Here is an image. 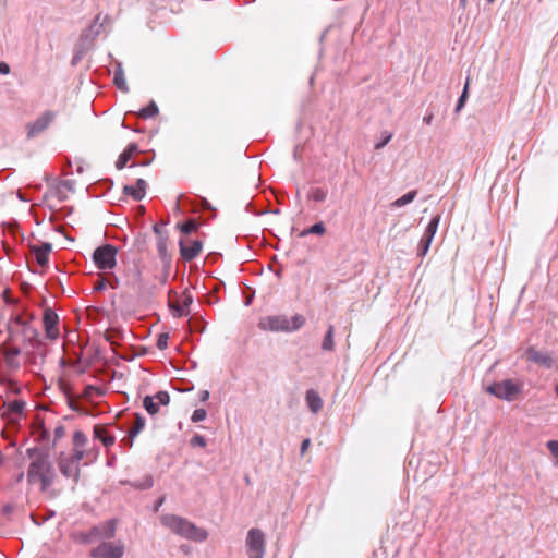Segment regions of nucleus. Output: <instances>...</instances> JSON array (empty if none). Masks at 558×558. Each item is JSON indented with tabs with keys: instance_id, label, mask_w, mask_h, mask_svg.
<instances>
[{
	"instance_id": "f257e3e1",
	"label": "nucleus",
	"mask_w": 558,
	"mask_h": 558,
	"mask_svg": "<svg viewBox=\"0 0 558 558\" xmlns=\"http://www.w3.org/2000/svg\"><path fill=\"white\" fill-rule=\"evenodd\" d=\"M27 454L32 460L27 470V482L39 484L40 489L46 492L57 477L50 456L48 452L38 449H28Z\"/></svg>"
},
{
	"instance_id": "f03ea898",
	"label": "nucleus",
	"mask_w": 558,
	"mask_h": 558,
	"mask_svg": "<svg viewBox=\"0 0 558 558\" xmlns=\"http://www.w3.org/2000/svg\"><path fill=\"white\" fill-rule=\"evenodd\" d=\"M9 343L25 349L39 347L37 329L20 316L9 323Z\"/></svg>"
},
{
	"instance_id": "7ed1b4c3",
	"label": "nucleus",
	"mask_w": 558,
	"mask_h": 558,
	"mask_svg": "<svg viewBox=\"0 0 558 558\" xmlns=\"http://www.w3.org/2000/svg\"><path fill=\"white\" fill-rule=\"evenodd\" d=\"M304 324L305 318L301 314H295L291 318L286 315H268L259 319L258 327L264 331L292 332L302 328Z\"/></svg>"
},
{
	"instance_id": "20e7f679",
	"label": "nucleus",
	"mask_w": 558,
	"mask_h": 558,
	"mask_svg": "<svg viewBox=\"0 0 558 558\" xmlns=\"http://www.w3.org/2000/svg\"><path fill=\"white\" fill-rule=\"evenodd\" d=\"M161 521L163 525L169 527L173 533L192 541L203 542L208 536L205 530L177 515H163Z\"/></svg>"
},
{
	"instance_id": "39448f33",
	"label": "nucleus",
	"mask_w": 558,
	"mask_h": 558,
	"mask_svg": "<svg viewBox=\"0 0 558 558\" xmlns=\"http://www.w3.org/2000/svg\"><path fill=\"white\" fill-rule=\"evenodd\" d=\"M522 385L511 379L494 383L486 388V391L498 399L513 401L521 393Z\"/></svg>"
},
{
	"instance_id": "423d86ee",
	"label": "nucleus",
	"mask_w": 558,
	"mask_h": 558,
	"mask_svg": "<svg viewBox=\"0 0 558 558\" xmlns=\"http://www.w3.org/2000/svg\"><path fill=\"white\" fill-rule=\"evenodd\" d=\"M72 445L73 448L70 456L77 459L78 461L88 459L89 462H92L97 459L98 450L96 448H88V438L83 432H74L72 436Z\"/></svg>"
},
{
	"instance_id": "0eeeda50",
	"label": "nucleus",
	"mask_w": 558,
	"mask_h": 558,
	"mask_svg": "<svg viewBox=\"0 0 558 558\" xmlns=\"http://www.w3.org/2000/svg\"><path fill=\"white\" fill-rule=\"evenodd\" d=\"M118 250L111 244L97 247L93 254V260L98 269L110 270L117 265Z\"/></svg>"
},
{
	"instance_id": "6e6552de",
	"label": "nucleus",
	"mask_w": 558,
	"mask_h": 558,
	"mask_svg": "<svg viewBox=\"0 0 558 558\" xmlns=\"http://www.w3.org/2000/svg\"><path fill=\"white\" fill-rule=\"evenodd\" d=\"M77 459L68 453H60L58 459V466L61 474L65 477L72 478L74 484H77L81 477V466Z\"/></svg>"
},
{
	"instance_id": "1a4fd4ad",
	"label": "nucleus",
	"mask_w": 558,
	"mask_h": 558,
	"mask_svg": "<svg viewBox=\"0 0 558 558\" xmlns=\"http://www.w3.org/2000/svg\"><path fill=\"white\" fill-rule=\"evenodd\" d=\"M124 555V545L121 541L116 543L102 542L90 550L93 558H122Z\"/></svg>"
},
{
	"instance_id": "9d476101",
	"label": "nucleus",
	"mask_w": 558,
	"mask_h": 558,
	"mask_svg": "<svg viewBox=\"0 0 558 558\" xmlns=\"http://www.w3.org/2000/svg\"><path fill=\"white\" fill-rule=\"evenodd\" d=\"M116 534V521L109 520L97 526L90 529V531L82 536V541L85 543H93L97 539H110Z\"/></svg>"
},
{
	"instance_id": "9b49d317",
	"label": "nucleus",
	"mask_w": 558,
	"mask_h": 558,
	"mask_svg": "<svg viewBox=\"0 0 558 558\" xmlns=\"http://www.w3.org/2000/svg\"><path fill=\"white\" fill-rule=\"evenodd\" d=\"M247 553L250 558H264L265 536L258 529H252L246 538Z\"/></svg>"
},
{
	"instance_id": "f8f14e48",
	"label": "nucleus",
	"mask_w": 558,
	"mask_h": 558,
	"mask_svg": "<svg viewBox=\"0 0 558 558\" xmlns=\"http://www.w3.org/2000/svg\"><path fill=\"white\" fill-rule=\"evenodd\" d=\"M25 402L23 400L5 401L0 407V417L9 423H17L24 415Z\"/></svg>"
},
{
	"instance_id": "ddd939ff",
	"label": "nucleus",
	"mask_w": 558,
	"mask_h": 558,
	"mask_svg": "<svg viewBox=\"0 0 558 558\" xmlns=\"http://www.w3.org/2000/svg\"><path fill=\"white\" fill-rule=\"evenodd\" d=\"M56 119V112L44 111L35 121L26 124L27 137L33 138L43 133Z\"/></svg>"
},
{
	"instance_id": "4468645a",
	"label": "nucleus",
	"mask_w": 558,
	"mask_h": 558,
	"mask_svg": "<svg viewBox=\"0 0 558 558\" xmlns=\"http://www.w3.org/2000/svg\"><path fill=\"white\" fill-rule=\"evenodd\" d=\"M179 246L181 257L184 260L190 262L199 255L203 248V243L199 240H190L185 238L179 241Z\"/></svg>"
},
{
	"instance_id": "2eb2a0df",
	"label": "nucleus",
	"mask_w": 558,
	"mask_h": 558,
	"mask_svg": "<svg viewBox=\"0 0 558 558\" xmlns=\"http://www.w3.org/2000/svg\"><path fill=\"white\" fill-rule=\"evenodd\" d=\"M43 320H44L46 336L52 340L57 339L59 337V328H58L59 317H58V315L51 308H46L44 311Z\"/></svg>"
},
{
	"instance_id": "dca6fc26",
	"label": "nucleus",
	"mask_w": 558,
	"mask_h": 558,
	"mask_svg": "<svg viewBox=\"0 0 558 558\" xmlns=\"http://www.w3.org/2000/svg\"><path fill=\"white\" fill-rule=\"evenodd\" d=\"M525 353L529 361L543 365L546 368H551L555 364L554 359L549 354L537 351L534 347L527 348Z\"/></svg>"
},
{
	"instance_id": "f3484780",
	"label": "nucleus",
	"mask_w": 558,
	"mask_h": 558,
	"mask_svg": "<svg viewBox=\"0 0 558 558\" xmlns=\"http://www.w3.org/2000/svg\"><path fill=\"white\" fill-rule=\"evenodd\" d=\"M51 250L52 245L50 243L31 245V251L35 255L36 262L40 267L47 266Z\"/></svg>"
},
{
	"instance_id": "a211bd4d",
	"label": "nucleus",
	"mask_w": 558,
	"mask_h": 558,
	"mask_svg": "<svg viewBox=\"0 0 558 558\" xmlns=\"http://www.w3.org/2000/svg\"><path fill=\"white\" fill-rule=\"evenodd\" d=\"M37 349H25V363L29 366L31 371L37 373L41 369V364L44 362V354L41 352H36Z\"/></svg>"
},
{
	"instance_id": "6ab92c4d",
	"label": "nucleus",
	"mask_w": 558,
	"mask_h": 558,
	"mask_svg": "<svg viewBox=\"0 0 558 558\" xmlns=\"http://www.w3.org/2000/svg\"><path fill=\"white\" fill-rule=\"evenodd\" d=\"M146 186H147L146 181L144 179H138L136 181L135 186H133V185H125L123 187V193L125 195L131 196L135 201H141L146 195Z\"/></svg>"
},
{
	"instance_id": "aec40b11",
	"label": "nucleus",
	"mask_w": 558,
	"mask_h": 558,
	"mask_svg": "<svg viewBox=\"0 0 558 558\" xmlns=\"http://www.w3.org/2000/svg\"><path fill=\"white\" fill-rule=\"evenodd\" d=\"M193 298L190 294H184L181 303L170 302V310L175 317L187 316L189 307L192 304Z\"/></svg>"
},
{
	"instance_id": "412c9836",
	"label": "nucleus",
	"mask_w": 558,
	"mask_h": 558,
	"mask_svg": "<svg viewBox=\"0 0 558 558\" xmlns=\"http://www.w3.org/2000/svg\"><path fill=\"white\" fill-rule=\"evenodd\" d=\"M24 353V349L21 345L9 344V348L4 352V359L9 367L19 368L20 363L17 361V356Z\"/></svg>"
},
{
	"instance_id": "4be33fe9",
	"label": "nucleus",
	"mask_w": 558,
	"mask_h": 558,
	"mask_svg": "<svg viewBox=\"0 0 558 558\" xmlns=\"http://www.w3.org/2000/svg\"><path fill=\"white\" fill-rule=\"evenodd\" d=\"M306 404L313 413H317L323 408V400L317 391L310 389L305 396Z\"/></svg>"
},
{
	"instance_id": "5701e85b",
	"label": "nucleus",
	"mask_w": 558,
	"mask_h": 558,
	"mask_svg": "<svg viewBox=\"0 0 558 558\" xmlns=\"http://www.w3.org/2000/svg\"><path fill=\"white\" fill-rule=\"evenodd\" d=\"M328 197V190L325 187H312L308 191L307 198L315 203H324Z\"/></svg>"
},
{
	"instance_id": "b1692460",
	"label": "nucleus",
	"mask_w": 558,
	"mask_h": 558,
	"mask_svg": "<svg viewBox=\"0 0 558 558\" xmlns=\"http://www.w3.org/2000/svg\"><path fill=\"white\" fill-rule=\"evenodd\" d=\"M94 437L99 439L106 447H110L114 442V438L112 436L106 435L105 428L98 425L94 427Z\"/></svg>"
},
{
	"instance_id": "393cba45",
	"label": "nucleus",
	"mask_w": 558,
	"mask_h": 558,
	"mask_svg": "<svg viewBox=\"0 0 558 558\" xmlns=\"http://www.w3.org/2000/svg\"><path fill=\"white\" fill-rule=\"evenodd\" d=\"M439 221H440V217L439 216H435L429 221V223L427 225L423 238H427L428 240H433L435 234H436V232H437V228H438Z\"/></svg>"
},
{
	"instance_id": "a878e982",
	"label": "nucleus",
	"mask_w": 558,
	"mask_h": 558,
	"mask_svg": "<svg viewBox=\"0 0 558 558\" xmlns=\"http://www.w3.org/2000/svg\"><path fill=\"white\" fill-rule=\"evenodd\" d=\"M157 251L162 260L169 262L167 239L161 234L157 240Z\"/></svg>"
},
{
	"instance_id": "bb28decb",
	"label": "nucleus",
	"mask_w": 558,
	"mask_h": 558,
	"mask_svg": "<svg viewBox=\"0 0 558 558\" xmlns=\"http://www.w3.org/2000/svg\"><path fill=\"white\" fill-rule=\"evenodd\" d=\"M335 348V342H333V326L330 325L328 327V330H327V333L323 340V343H322V349L324 351H332Z\"/></svg>"
},
{
	"instance_id": "cd10ccee",
	"label": "nucleus",
	"mask_w": 558,
	"mask_h": 558,
	"mask_svg": "<svg viewBox=\"0 0 558 558\" xmlns=\"http://www.w3.org/2000/svg\"><path fill=\"white\" fill-rule=\"evenodd\" d=\"M143 405L145 410L151 415L158 413L159 411V405L154 396H146L143 400Z\"/></svg>"
},
{
	"instance_id": "c85d7f7f",
	"label": "nucleus",
	"mask_w": 558,
	"mask_h": 558,
	"mask_svg": "<svg viewBox=\"0 0 558 558\" xmlns=\"http://www.w3.org/2000/svg\"><path fill=\"white\" fill-rule=\"evenodd\" d=\"M326 232V227L324 222H317L311 226L308 229L303 230L300 233V236H306L308 234H318L323 235Z\"/></svg>"
},
{
	"instance_id": "c756f323",
	"label": "nucleus",
	"mask_w": 558,
	"mask_h": 558,
	"mask_svg": "<svg viewBox=\"0 0 558 558\" xmlns=\"http://www.w3.org/2000/svg\"><path fill=\"white\" fill-rule=\"evenodd\" d=\"M416 194H417V192L415 190L410 191L407 194H404L403 196H401L398 199H396L392 203V206L399 208V207H402V206H404L407 204H410L416 197Z\"/></svg>"
},
{
	"instance_id": "7c9ffc66",
	"label": "nucleus",
	"mask_w": 558,
	"mask_h": 558,
	"mask_svg": "<svg viewBox=\"0 0 558 558\" xmlns=\"http://www.w3.org/2000/svg\"><path fill=\"white\" fill-rule=\"evenodd\" d=\"M145 426V420L141 415H136V422L134 427L130 430V446L133 444L134 437L144 428Z\"/></svg>"
},
{
	"instance_id": "2f4dec72",
	"label": "nucleus",
	"mask_w": 558,
	"mask_h": 558,
	"mask_svg": "<svg viewBox=\"0 0 558 558\" xmlns=\"http://www.w3.org/2000/svg\"><path fill=\"white\" fill-rule=\"evenodd\" d=\"M157 113H158V107L154 101H151L147 107L143 108L140 111V116L144 119L153 118V117L157 116Z\"/></svg>"
},
{
	"instance_id": "473e14b6",
	"label": "nucleus",
	"mask_w": 558,
	"mask_h": 558,
	"mask_svg": "<svg viewBox=\"0 0 558 558\" xmlns=\"http://www.w3.org/2000/svg\"><path fill=\"white\" fill-rule=\"evenodd\" d=\"M113 82L119 89L124 90V92L128 90L126 81H125L124 74L121 70L116 71Z\"/></svg>"
},
{
	"instance_id": "72a5a7b5",
	"label": "nucleus",
	"mask_w": 558,
	"mask_h": 558,
	"mask_svg": "<svg viewBox=\"0 0 558 558\" xmlns=\"http://www.w3.org/2000/svg\"><path fill=\"white\" fill-rule=\"evenodd\" d=\"M198 225L194 219H190L181 225H179V229L185 233L189 234L197 229Z\"/></svg>"
},
{
	"instance_id": "f704fd0d",
	"label": "nucleus",
	"mask_w": 558,
	"mask_h": 558,
	"mask_svg": "<svg viewBox=\"0 0 558 558\" xmlns=\"http://www.w3.org/2000/svg\"><path fill=\"white\" fill-rule=\"evenodd\" d=\"M131 158L132 157L130 156L129 151L123 150L120 154V156H119V158H118V160L116 162L117 169H119V170L123 169Z\"/></svg>"
},
{
	"instance_id": "c9c22d12",
	"label": "nucleus",
	"mask_w": 558,
	"mask_h": 558,
	"mask_svg": "<svg viewBox=\"0 0 558 558\" xmlns=\"http://www.w3.org/2000/svg\"><path fill=\"white\" fill-rule=\"evenodd\" d=\"M65 435V428L63 425H58L53 429V442L52 446H56L57 441L62 439Z\"/></svg>"
},
{
	"instance_id": "e433bc0d",
	"label": "nucleus",
	"mask_w": 558,
	"mask_h": 558,
	"mask_svg": "<svg viewBox=\"0 0 558 558\" xmlns=\"http://www.w3.org/2000/svg\"><path fill=\"white\" fill-rule=\"evenodd\" d=\"M154 397H155L158 405L159 404L167 405L170 401V397H169L168 392H166V391H159Z\"/></svg>"
},
{
	"instance_id": "4c0bfd02",
	"label": "nucleus",
	"mask_w": 558,
	"mask_h": 558,
	"mask_svg": "<svg viewBox=\"0 0 558 558\" xmlns=\"http://www.w3.org/2000/svg\"><path fill=\"white\" fill-rule=\"evenodd\" d=\"M468 89H469V80L465 83L464 89L462 92V95L460 96L456 110L459 111L465 104L466 97H468Z\"/></svg>"
},
{
	"instance_id": "58836bf2",
	"label": "nucleus",
	"mask_w": 558,
	"mask_h": 558,
	"mask_svg": "<svg viewBox=\"0 0 558 558\" xmlns=\"http://www.w3.org/2000/svg\"><path fill=\"white\" fill-rule=\"evenodd\" d=\"M206 410L204 409H196L192 414V421L193 422H201L206 418Z\"/></svg>"
},
{
	"instance_id": "ea45409f",
	"label": "nucleus",
	"mask_w": 558,
	"mask_h": 558,
	"mask_svg": "<svg viewBox=\"0 0 558 558\" xmlns=\"http://www.w3.org/2000/svg\"><path fill=\"white\" fill-rule=\"evenodd\" d=\"M168 340H169V336L167 333L159 335V337L157 339V348L159 350H165L168 347Z\"/></svg>"
},
{
	"instance_id": "a19ab883",
	"label": "nucleus",
	"mask_w": 558,
	"mask_h": 558,
	"mask_svg": "<svg viewBox=\"0 0 558 558\" xmlns=\"http://www.w3.org/2000/svg\"><path fill=\"white\" fill-rule=\"evenodd\" d=\"M392 138V133L390 132H385L384 133V138L381 140V142L379 143H376L375 144V149H381L384 146H386Z\"/></svg>"
},
{
	"instance_id": "79ce46f5",
	"label": "nucleus",
	"mask_w": 558,
	"mask_h": 558,
	"mask_svg": "<svg viewBox=\"0 0 558 558\" xmlns=\"http://www.w3.org/2000/svg\"><path fill=\"white\" fill-rule=\"evenodd\" d=\"M550 453L557 459L558 462V440H549L546 444Z\"/></svg>"
},
{
	"instance_id": "37998d69",
	"label": "nucleus",
	"mask_w": 558,
	"mask_h": 558,
	"mask_svg": "<svg viewBox=\"0 0 558 558\" xmlns=\"http://www.w3.org/2000/svg\"><path fill=\"white\" fill-rule=\"evenodd\" d=\"M191 444L193 446H199V447H205L206 446V439L204 436L202 435H195L192 439H191Z\"/></svg>"
},
{
	"instance_id": "c03bdc74",
	"label": "nucleus",
	"mask_w": 558,
	"mask_h": 558,
	"mask_svg": "<svg viewBox=\"0 0 558 558\" xmlns=\"http://www.w3.org/2000/svg\"><path fill=\"white\" fill-rule=\"evenodd\" d=\"M433 240H428L427 238H422L420 243V248L422 251V255H425L429 250L430 243Z\"/></svg>"
},
{
	"instance_id": "a18cd8bd",
	"label": "nucleus",
	"mask_w": 558,
	"mask_h": 558,
	"mask_svg": "<svg viewBox=\"0 0 558 558\" xmlns=\"http://www.w3.org/2000/svg\"><path fill=\"white\" fill-rule=\"evenodd\" d=\"M124 150L129 151L130 156L132 157L135 153L138 151V146L135 143H131Z\"/></svg>"
},
{
	"instance_id": "49530a36",
	"label": "nucleus",
	"mask_w": 558,
	"mask_h": 558,
	"mask_svg": "<svg viewBox=\"0 0 558 558\" xmlns=\"http://www.w3.org/2000/svg\"><path fill=\"white\" fill-rule=\"evenodd\" d=\"M105 288H106V281L104 279H100V280L96 281L94 290L101 291Z\"/></svg>"
},
{
	"instance_id": "de8ad7c7",
	"label": "nucleus",
	"mask_w": 558,
	"mask_h": 558,
	"mask_svg": "<svg viewBox=\"0 0 558 558\" xmlns=\"http://www.w3.org/2000/svg\"><path fill=\"white\" fill-rule=\"evenodd\" d=\"M311 440L308 438L304 439L301 444V454H304L308 447H310Z\"/></svg>"
},
{
	"instance_id": "09e8293b",
	"label": "nucleus",
	"mask_w": 558,
	"mask_h": 558,
	"mask_svg": "<svg viewBox=\"0 0 558 558\" xmlns=\"http://www.w3.org/2000/svg\"><path fill=\"white\" fill-rule=\"evenodd\" d=\"M0 73L4 75L10 73V66L8 63L0 62Z\"/></svg>"
},
{
	"instance_id": "8fccbe9b",
	"label": "nucleus",
	"mask_w": 558,
	"mask_h": 558,
	"mask_svg": "<svg viewBox=\"0 0 558 558\" xmlns=\"http://www.w3.org/2000/svg\"><path fill=\"white\" fill-rule=\"evenodd\" d=\"M433 119H434V114L433 113H428L427 116H425L423 118V121L424 123H426L427 125H430L432 122H433Z\"/></svg>"
},
{
	"instance_id": "3c124183",
	"label": "nucleus",
	"mask_w": 558,
	"mask_h": 558,
	"mask_svg": "<svg viewBox=\"0 0 558 558\" xmlns=\"http://www.w3.org/2000/svg\"><path fill=\"white\" fill-rule=\"evenodd\" d=\"M209 398V392L207 390H204L201 395V400L206 401Z\"/></svg>"
},
{
	"instance_id": "603ef678",
	"label": "nucleus",
	"mask_w": 558,
	"mask_h": 558,
	"mask_svg": "<svg viewBox=\"0 0 558 558\" xmlns=\"http://www.w3.org/2000/svg\"><path fill=\"white\" fill-rule=\"evenodd\" d=\"M468 0H460V5L465 9Z\"/></svg>"
},
{
	"instance_id": "864d4df0",
	"label": "nucleus",
	"mask_w": 558,
	"mask_h": 558,
	"mask_svg": "<svg viewBox=\"0 0 558 558\" xmlns=\"http://www.w3.org/2000/svg\"><path fill=\"white\" fill-rule=\"evenodd\" d=\"M154 231H155L156 233H160V232H159V229H158V227H157V226H155V227H154Z\"/></svg>"
},
{
	"instance_id": "5fc2aeb1",
	"label": "nucleus",
	"mask_w": 558,
	"mask_h": 558,
	"mask_svg": "<svg viewBox=\"0 0 558 558\" xmlns=\"http://www.w3.org/2000/svg\"><path fill=\"white\" fill-rule=\"evenodd\" d=\"M555 392H556V395H557V397H558V384H557V385H556V387H555Z\"/></svg>"
},
{
	"instance_id": "6e6d98bb",
	"label": "nucleus",
	"mask_w": 558,
	"mask_h": 558,
	"mask_svg": "<svg viewBox=\"0 0 558 558\" xmlns=\"http://www.w3.org/2000/svg\"><path fill=\"white\" fill-rule=\"evenodd\" d=\"M489 3H493L495 0H487Z\"/></svg>"
}]
</instances>
